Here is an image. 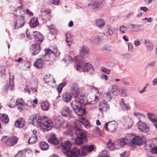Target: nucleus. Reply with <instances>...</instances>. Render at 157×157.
<instances>
[{"instance_id":"nucleus-27","label":"nucleus","mask_w":157,"mask_h":157,"mask_svg":"<svg viewBox=\"0 0 157 157\" xmlns=\"http://www.w3.org/2000/svg\"><path fill=\"white\" fill-rule=\"evenodd\" d=\"M40 147L41 149L43 151L47 150L49 148L48 144L44 141H42L40 143Z\"/></svg>"},{"instance_id":"nucleus-21","label":"nucleus","mask_w":157,"mask_h":157,"mask_svg":"<svg viewBox=\"0 0 157 157\" xmlns=\"http://www.w3.org/2000/svg\"><path fill=\"white\" fill-rule=\"evenodd\" d=\"M72 98V97L70 93L67 92L63 95L62 99L65 102L70 101Z\"/></svg>"},{"instance_id":"nucleus-37","label":"nucleus","mask_w":157,"mask_h":157,"mask_svg":"<svg viewBox=\"0 0 157 157\" xmlns=\"http://www.w3.org/2000/svg\"><path fill=\"white\" fill-rule=\"evenodd\" d=\"M72 58L70 56H66L63 59V61L66 63L68 64L72 61Z\"/></svg>"},{"instance_id":"nucleus-52","label":"nucleus","mask_w":157,"mask_h":157,"mask_svg":"<svg viewBox=\"0 0 157 157\" xmlns=\"http://www.w3.org/2000/svg\"><path fill=\"white\" fill-rule=\"evenodd\" d=\"M131 58V55L129 54H126L121 56V58L124 59H128Z\"/></svg>"},{"instance_id":"nucleus-49","label":"nucleus","mask_w":157,"mask_h":157,"mask_svg":"<svg viewBox=\"0 0 157 157\" xmlns=\"http://www.w3.org/2000/svg\"><path fill=\"white\" fill-rule=\"evenodd\" d=\"M134 114L135 116L139 119H141L142 118H144L145 117V116L143 114L140 113H134Z\"/></svg>"},{"instance_id":"nucleus-16","label":"nucleus","mask_w":157,"mask_h":157,"mask_svg":"<svg viewBox=\"0 0 157 157\" xmlns=\"http://www.w3.org/2000/svg\"><path fill=\"white\" fill-rule=\"evenodd\" d=\"M100 40V37L95 36L92 37L90 40L89 42L90 44L93 46L97 45Z\"/></svg>"},{"instance_id":"nucleus-26","label":"nucleus","mask_w":157,"mask_h":157,"mask_svg":"<svg viewBox=\"0 0 157 157\" xmlns=\"http://www.w3.org/2000/svg\"><path fill=\"white\" fill-rule=\"evenodd\" d=\"M101 5V3L97 1H95L88 4V6H90L91 8L93 9L98 8Z\"/></svg>"},{"instance_id":"nucleus-9","label":"nucleus","mask_w":157,"mask_h":157,"mask_svg":"<svg viewBox=\"0 0 157 157\" xmlns=\"http://www.w3.org/2000/svg\"><path fill=\"white\" fill-rule=\"evenodd\" d=\"M81 155L80 150L79 148L75 147L70 150L66 155L67 157H78Z\"/></svg>"},{"instance_id":"nucleus-60","label":"nucleus","mask_w":157,"mask_h":157,"mask_svg":"<svg viewBox=\"0 0 157 157\" xmlns=\"http://www.w3.org/2000/svg\"><path fill=\"white\" fill-rule=\"evenodd\" d=\"M134 43L136 46H137L140 45V42L139 40L137 39L134 41Z\"/></svg>"},{"instance_id":"nucleus-50","label":"nucleus","mask_w":157,"mask_h":157,"mask_svg":"<svg viewBox=\"0 0 157 157\" xmlns=\"http://www.w3.org/2000/svg\"><path fill=\"white\" fill-rule=\"evenodd\" d=\"M101 71L104 73L107 74H109L110 72V70L105 67H102L101 68Z\"/></svg>"},{"instance_id":"nucleus-33","label":"nucleus","mask_w":157,"mask_h":157,"mask_svg":"<svg viewBox=\"0 0 157 157\" xmlns=\"http://www.w3.org/2000/svg\"><path fill=\"white\" fill-rule=\"evenodd\" d=\"M99 110L100 112H102L103 111H106L108 109H109V106L107 104H99Z\"/></svg>"},{"instance_id":"nucleus-5","label":"nucleus","mask_w":157,"mask_h":157,"mask_svg":"<svg viewBox=\"0 0 157 157\" xmlns=\"http://www.w3.org/2000/svg\"><path fill=\"white\" fill-rule=\"evenodd\" d=\"M127 140L124 138L120 139L118 143V146L115 147V144H114L111 140H109L107 143V145L110 150H113L116 149H119L123 147L127 143Z\"/></svg>"},{"instance_id":"nucleus-10","label":"nucleus","mask_w":157,"mask_h":157,"mask_svg":"<svg viewBox=\"0 0 157 157\" xmlns=\"http://www.w3.org/2000/svg\"><path fill=\"white\" fill-rule=\"evenodd\" d=\"M75 134L77 138L85 139L86 137V132L84 130L77 128L75 131Z\"/></svg>"},{"instance_id":"nucleus-11","label":"nucleus","mask_w":157,"mask_h":157,"mask_svg":"<svg viewBox=\"0 0 157 157\" xmlns=\"http://www.w3.org/2000/svg\"><path fill=\"white\" fill-rule=\"evenodd\" d=\"M17 17V18L15 25L16 27H17L18 29V28L21 27L25 25V17L24 15H21L18 16Z\"/></svg>"},{"instance_id":"nucleus-59","label":"nucleus","mask_w":157,"mask_h":157,"mask_svg":"<svg viewBox=\"0 0 157 157\" xmlns=\"http://www.w3.org/2000/svg\"><path fill=\"white\" fill-rule=\"evenodd\" d=\"M94 132L98 134H100L101 133V131L100 128L98 127H96L95 129L94 130Z\"/></svg>"},{"instance_id":"nucleus-18","label":"nucleus","mask_w":157,"mask_h":157,"mask_svg":"<svg viewBox=\"0 0 157 157\" xmlns=\"http://www.w3.org/2000/svg\"><path fill=\"white\" fill-rule=\"evenodd\" d=\"M17 137L15 136L11 137L9 138L7 145L8 146H12L16 144L17 141Z\"/></svg>"},{"instance_id":"nucleus-2","label":"nucleus","mask_w":157,"mask_h":157,"mask_svg":"<svg viewBox=\"0 0 157 157\" xmlns=\"http://www.w3.org/2000/svg\"><path fill=\"white\" fill-rule=\"evenodd\" d=\"M27 36L29 39L32 40L33 38L35 39L37 42L32 45L33 55H37L40 51L41 49L40 44L43 42L44 37L40 33L37 31H34L33 32L32 35H30L29 32L27 30L26 32Z\"/></svg>"},{"instance_id":"nucleus-64","label":"nucleus","mask_w":157,"mask_h":157,"mask_svg":"<svg viewBox=\"0 0 157 157\" xmlns=\"http://www.w3.org/2000/svg\"><path fill=\"white\" fill-rule=\"evenodd\" d=\"M157 84V78H155L154 79L152 82V84L153 86Z\"/></svg>"},{"instance_id":"nucleus-62","label":"nucleus","mask_w":157,"mask_h":157,"mask_svg":"<svg viewBox=\"0 0 157 157\" xmlns=\"http://www.w3.org/2000/svg\"><path fill=\"white\" fill-rule=\"evenodd\" d=\"M17 107L19 110L20 111H22L23 110V108H24V106L23 103L20 105H18L17 106Z\"/></svg>"},{"instance_id":"nucleus-1","label":"nucleus","mask_w":157,"mask_h":157,"mask_svg":"<svg viewBox=\"0 0 157 157\" xmlns=\"http://www.w3.org/2000/svg\"><path fill=\"white\" fill-rule=\"evenodd\" d=\"M72 94L75 98L71 103L72 107L75 113L78 115L82 116L85 113L86 110L84 105L85 94L80 89H72Z\"/></svg>"},{"instance_id":"nucleus-32","label":"nucleus","mask_w":157,"mask_h":157,"mask_svg":"<svg viewBox=\"0 0 157 157\" xmlns=\"http://www.w3.org/2000/svg\"><path fill=\"white\" fill-rule=\"evenodd\" d=\"M1 121L3 123H7L9 121L8 116L6 114H3L0 117Z\"/></svg>"},{"instance_id":"nucleus-3","label":"nucleus","mask_w":157,"mask_h":157,"mask_svg":"<svg viewBox=\"0 0 157 157\" xmlns=\"http://www.w3.org/2000/svg\"><path fill=\"white\" fill-rule=\"evenodd\" d=\"M32 124L37 127H40L43 132L51 130L52 126V122L50 120L42 119L41 118L34 116L31 117Z\"/></svg>"},{"instance_id":"nucleus-23","label":"nucleus","mask_w":157,"mask_h":157,"mask_svg":"<svg viewBox=\"0 0 157 157\" xmlns=\"http://www.w3.org/2000/svg\"><path fill=\"white\" fill-rule=\"evenodd\" d=\"M120 104L121 108L123 109L127 110L130 109V107L128 104L125 103L124 99L122 98L121 99L120 101Z\"/></svg>"},{"instance_id":"nucleus-31","label":"nucleus","mask_w":157,"mask_h":157,"mask_svg":"<svg viewBox=\"0 0 157 157\" xmlns=\"http://www.w3.org/2000/svg\"><path fill=\"white\" fill-rule=\"evenodd\" d=\"M147 115V117L149 120L152 123H155L157 120L156 116L153 114L148 113Z\"/></svg>"},{"instance_id":"nucleus-39","label":"nucleus","mask_w":157,"mask_h":157,"mask_svg":"<svg viewBox=\"0 0 157 157\" xmlns=\"http://www.w3.org/2000/svg\"><path fill=\"white\" fill-rule=\"evenodd\" d=\"M37 139V136H33L30 137L28 140V143L29 144L34 143Z\"/></svg>"},{"instance_id":"nucleus-4","label":"nucleus","mask_w":157,"mask_h":157,"mask_svg":"<svg viewBox=\"0 0 157 157\" xmlns=\"http://www.w3.org/2000/svg\"><path fill=\"white\" fill-rule=\"evenodd\" d=\"M75 67L78 71L81 72H89L90 75L92 74L94 72L93 66L90 63L85 62L82 60L79 59L77 61Z\"/></svg>"},{"instance_id":"nucleus-15","label":"nucleus","mask_w":157,"mask_h":157,"mask_svg":"<svg viewBox=\"0 0 157 157\" xmlns=\"http://www.w3.org/2000/svg\"><path fill=\"white\" fill-rule=\"evenodd\" d=\"M48 141L49 142L55 145H57L59 143L56 136L53 133L51 135Z\"/></svg>"},{"instance_id":"nucleus-41","label":"nucleus","mask_w":157,"mask_h":157,"mask_svg":"<svg viewBox=\"0 0 157 157\" xmlns=\"http://www.w3.org/2000/svg\"><path fill=\"white\" fill-rule=\"evenodd\" d=\"M107 31L109 33V34L110 36H112L113 34L114 29L110 25H108L107 27Z\"/></svg>"},{"instance_id":"nucleus-28","label":"nucleus","mask_w":157,"mask_h":157,"mask_svg":"<svg viewBox=\"0 0 157 157\" xmlns=\"http://www.w3.org/2000/svg\"><path fill=\"white\" fill-rule=\"evenodd\" d=\"M117 89H112L110 91H109V92L107 93V98L109 101H110L111 99L112 96L113 95H116L117 94L116 92L114 90H116Z\"/></svg>"},{"instance_id":"nucleus-61","label":"nucleus","mask_w":157,"mask_h":157,"mask_svg":"<svg viewBox=\"0 0 157 157\" xmlns=\"http://www.w3.org/2000/svg\"><path fill=\"white\" fill-rule=\"evenodd\" d=\"M59 0H52V2L54 5H57L59 4Z\"/></svg>"},{"instance_id":"nucleus-14","label":"nucleus","mask_w":157,"mask_h":157,"mask_svg":"<svg viewBox=\"0 0 157 157\" xmlns=\"http://www.w3.org/2000/svg\"><path fill=\"white\" fill-rule=\"evenodd\" d=\"M61 113L63 116L67 117L70 116L71 111L69 108L67 106H64L62 108Z\"/></svg>"},{"instance_id":"nucleus-42","label":"nucleus","mask_w":157,"mask_h":157,"mask_svg":"<svg viewBox=\"0 0 157 157\" xmlns=\"http://www.w3.org/2000/svg\"><path fill=\"white\" fill-rule=\"evenodd\" d=\"M25 92H28L30 94L31 93L33 94H36L37 90L36 89H24Z\"/></svg>"},{"instance_id":"nucleus-56","label":"nucleus","mask_w":157,"mask_h":157,"mask_svg":"<svg viewBox=\"0 0 157 157\" xmlns=\"http://www.w3.org/2000/svg\"><path fill=\"white\" fill-rule=\"evenodd\" d=\"M9 140V138L7 136H3L1 140L3 142H4L6 143V144H7V141H8V140Z\"/></svg>"},{"instance_id":"nucleus-38","label":"nucleus","mask_w":157,"mask_h":157,"mask_svg":"<svg viewBox=\"0 0 157 157\" xmlns=\"http://www.w3.org/2000/svg\"><path fill=\"white\" fill-rule=\"evenodd\" d=\"M44 82L46 83H49L52 82L53 83L55 82L54 81V79L52 77L48 78V76L46 75L44 78Z\"/></svg>"},{"instance_id":"nucleus-20","label":"nucleus","mask_w":157,"mask_h":157,"mask_svg":"<svg viewBox=\"0 0 157 157\" xmlns=\"http://www.w3.org/2000/svg\"><path fill=\"white\" fill-rule=\"evenodd\" d=\"M144 44L147 49L149 51H152L153 49V43L149 40H146L144 41Z\"/></svg>"},{"instance_id":"nucleus-58","label":"nucleus","mask_w":157,"mask_h":157,"mask_svg":"<svg viewBox=\"0 0 157 157\" xmlns=\"http://www.w3.org/2000/svg\"><path fill=\"white\" fill-rule=\"evenodd\" d=\"M101 78L102 79H105L106 80L108 79V77L107 75L103 74L101 76Z\"/></svg>"},{"instance_id":"nucleus-55","label":"nucleus","mask_w":157,"mask_h":157,"mask_svg":"<svg viewBox=\"0 0 157 157\" xmlns=\"http://www.w3.org/2000/svg\"><path fill=\"white\" fill-rule=\"evenodd\" d=\"M121 96L124 97L126 95V90L125 89H121Z\"/></svg>"},{"instance_id":"nucleus-51","label":"nucleus","mask_w":157,"mask_h":157,"mask_svg":"<svg viewBox=\"0 0 157 157\" xmlns=\"http://www.w3.org/2000/svg\"><path fill=\"white\" fill-rule=\"evenodd\" d=\"M132 28L136 31H138V29L140 28V26L139 25H134L133 24H131Z\"/></svg>"},{"instance_id":"nucleus-44","label":"nucleus","mask_w":157,"mask_h":157,"mask_svg":"<svg viewBox=\"0 0 157 157\" xmlns=\"http://www.w3.org/2000/svg\"><path fill=\"white\" fill-rule=\"evenodd\" d=\"M25 153L24 151H20L15 157H25Z\"/></svg>"},{"instance_id":"nucleus-46","label":"nucleus","mask_w":157,"mask_h":157,"mask_svg":"<svg viewBox=\"0 0 157 157\" xmlns=\"http://www.w3.org/2000/svg\"><path fill=\"white\" fill-rule=\"evenodd\" d=\"M50 51L52 52L49 53L50 55L53 54H54L55 56H57L59 55L60 54V52L56 48H54L53 51L51 50H50Z\"/></svg>"},{"instance_id":"nucleus-29","label":"nucleus","mask_w":157,"mask_h":157,"mask_svg":"<svg viewBox=\"0 0 157 157\" xmlns=\"http://www.w3.org/2000/svg\"><path fill=\"white\" fill-rule=\"evenodd\" d=\"M80 53L81 55L86 56L88 54V48L85 46L83 45L81 48Z\"/></svg>"},{"instance_id":"nucleus-34","label":"nucleus","mask_w":157,"mask_h":157,"mask_svg":"<svg viewBox=\"0 0 157 157\" xmlns=\"http://www.w3.org/2000/svg\"><path fill=\"white\" fill-rule=\"evenodd\" d=\"M82 147V151L83 153L84 151L86 150L90 151H92L94 149V146L93 145H91L89 146L88 145L83 146Z\"/></svg>"},{"instance_id":"nucleus-25","label":"nucleus","mask_w":157,"mask_h":157,"mask_svg":"<svg viewBox=\"0 0 157 157\" xmlns=\"http://www.w3.org/2000/svg\"><path fill=\"white\" fill-rule=\"evenodd\" d=\"M43 62L42 60L41 59H39L36 60L34 64L36 67L40 69L43 67Z\"/></svg>"},{"instance_id":"nucleus-7","label":"nucleus","mask_w":157,"mask_h":157,"mask_svg":"<svg viewBox=\"0 0 157 157\" xmlns=\"http://www.w3.org/2000/svg\"><path fill=\"white\" fill-rule=\"evenodd\" d=\"M146 141V139L144 136L140 137L137 136L133 138L132 140L130 142V144L133 145L140 146L143 144Z\"/></svg>"},{"instance_id":"nucleus-30","label":"nucleus","mask_w":157,"mask_h":157,"mask_svg":"<svg viewBox=\"0 0 157 157\" xmlns=\"http://www.w3.org/2000/svg\"><path fill=\"white\" fill-rule=\"evenodd\" d=\"M96 24L98 26L101 28L103 27L105 25V22L104 20L101 19H100L96 21Z\"/></svg>"},{"instance_id":"nucleus-13","label":"nucleus","mask_w":157,"mask_h":157,"mask_svg":"<svg viewBox=\"0 0 157 157\" xmlns=\"http://www.w3.org/2000/svg\"><path fill=\"white\" fill-rule=\"evenodd\" d=\"M25 121L24 119L20 118L16 121L14 125L17 128H21L25 126Z\"/></svg>"},{"instance_id":"nucleus-12","label":"nucleus","mask_w":157,"mask_h":157,"mask_svg":"<svg viewBox=\"0 0 157 157\" xmlns=\"http://www.w3.org/2000/svg\"><path fill=\"white\" fill-rule=\"evenodd\" d=\"M62 151L65 155L70 150V148L71 146V142L68 141H66L62 144Z\"/></svg>"},{"instance_id":"nucleus-8","label":"nucleus","mask_w":157,"mask_h":157,"mask_svg":"<svg viewBox=\"0 0 157 157\" xmlns=\"http://www.w3.org/2000/svg\"><path fill=\"white\" fill-rule=\"evenodd\" d=\"M139 130L142 132L146 133L149 130V125L145 122L139 121L137 124Z\"/></svg>"},{"instance_id":"nucleus-17","label":"nucleus","mask_w":157,"mask_h":157,"mask_svg":"<svg viewBox=\"0 0 157 157\" xmlns=\"http://www.w3.org/2000/svg\"><path fill=\"white\" fill-rule=\"evenodd\" d=\"M14 11L16 13L15 14L17 16L19 15V16H21L25 14V9L21 6L17 7Z\"/></svg>"},{"instance_id":"nucleus-45","label":"nucleus","mask_w":157,"mask_h":157,"mask_svg":"<svg viewBox=\"0 0 157 157\" xmlns=\"http://www.w3.org/2000/svg\"><path fill=\"white\" fill-rule=\"evenodd\" d=\"M80 121L82 123H83V125L85 126L87 128H88L90 126L88 124V123L87 122L86 123V120L85 118H82V119H80Z\"/></svg>"},{"instance_id":"nucleus-63","label":"nucleus","mask_w":157,"mask_h":157,"mask_svg":"<svg viewBox=\"0 0 157 157\" xmlns=\"http://www.w3.org/2000/svg\"><path fill=\"white\" fill-rule=\"evenodd\" d=\"M151 151L154 153H157V147H155L152 148L151 149Z\"/></svg>"},{"instance_id":"nucleus-54","label":"nucleus","mask_w":157,"mask_h":157,"mask_svg":"<svg viewBox=\"0 0 157 157\" xmlns=\"http://www.w3.org/2000/svg\"><path fill=\"white\" fill-rule=\"evenodd\" d=\"M67 84V82L64 81L59 85L56 88H63Z\"/></svg>"},{"instance_id":"nucleus-57","label":"nucleus","mask_w":157,"mask_h":157,"mask_svg":"<svg viewBox=\"0 0 157 157\" xmlns=\"http://www.w3.org/2000/svg\"><path fill=\"white\" fill-rule=\"evenodd\" d=\"M133 48V44L129 42L128 44V51H131Z\"/></svg>"},{"instance_id":"nucleus-48","label":"nucleus","mask_w":157,"mask_h":157,"mask_svg":"<svg viewBox=\"0 0 157 157\" xmlns=\"http://www.w3.org/2000/svg\"><path fill=\"white\" fill-rule=\"evenodd\" d=\"M155 65V62L152 61L148 63L146 67L147 68H151L154 67Z\"/></svg>"},{"instance_id":"nucleus-6","label":"nucleus","mask_w":157,"mask_h":157,"mask_svg":"<svg viewBox=\"0 0 157 157\" xmlns=\"http://www.w3.org/2000/svg\"><path fill=\"white\" fill-rule=\"evenodd\" d=\"M118 127V124L114 121L108 122L105 125V129L110 132L115 131L117 129Z\"/></svg>"},{"instance_id":"nucleus-43","label":"nucleus","mask_w":157,"mask_h":157,"mask_svg":"<svg viewBox=\"0 0 157 157\" xmlns=\"http://www.w3.org/2000/svg\"><path fill=\"white\" fill-rule=\"evenodd\" d=\"M49 28L50 29L51 33L53 35L57 33V30L54 26L53 25L49 26Z\"/></svg>"},{"instance_id":"nucleus-35","label":"nucleus","mask_w":157,"mask_h":157,"mask_svg":"<svg viewBox=\"0 0 157 157\" xmlns=\"http://www.w3.org/2000/svg\"><path fill=\"white\" fill-rule=\"evenodd\" d=\"M9 87L12 88L14 87L15 84L14 82V77L13 75H10L9 77Z\"/></svg>"},{"instance_id":"nucleus-47","label":"nucleus","mask_w":157,"mask_h":157,"mask_svg":"<svg viewBox=\"0 0 157 157\" xmlns=\"http://www.w3.org/2000/svg\"><path fill=\"white\" fill-rule=\"evenodd\" d=\"M85 139H77L75 140V143L78 145H80L83 144V140Z\"/></svg>"},{"instance_id":"nucleus-36","label":"nucleus","mask_w":157,"mask_h":157,"mask_svg":"<svg viewBox=\"0 0 157 157\" xmlns=\"http://www.w3.org/2000/svg\"><path fill=\"white\" fill-rule=\"evenodd\" d=\"M65 35L66 41L68 44V45L70 46L71 45V36L70 35H69L68 33H66Z\"/></svg>"},{"instance_id":"nucleus-40","label":"nucleus","mask_w":157,"mask_h":157,"mask_svg":"<svg viewBox=\"0 0 157 157\" xmlns=\"http://www.w3.org/2000/svg\"><path fill=\"white\" fill-rule=\"evenodd\" d=\"M98 157H110L109 152L106 150H105L100 152Z\"/></svg>"},{"instance_id":"nucleus-24","label":"nucleus","mask_w":157,"mask_h":157,"mask_svg":"<svg viewBox=\"0 0 157 157\" xmlns=\"http://www.w3.org/2000/svg\"><path fill=\"white\" fill-rule=\"evenodd\" d=\"M50 104L47 101H44L41 103V109L44 111H47L49 108Z\"/></svg>"},{"instance_id":"nucleus-19","label":"nucleus","mask_w":157,"mask_h":157,"mask_svg":"<svg viewBox=\"0 0 157 157\" xmlns=\"http://www.w3.org/2000/svg\"><path fill=\"white\" fill-rule=\"evenodd\" d=\"M45 54L43 56V57L42 58H41L43 62H44L45 61H48L49 60V55H50L49 53L52 52L50 51V49L48 48L45 49Z\"/></svg>"},{"instance_id":"nucleus-53","label":"nucleus","mask_w":157,"mask_h":157,"mask_svg":"<svg viewBox=\"0 0 157 157\" xmlns=\"http://www.w3.org/2000/svg\"><path fill=\"white\" fill-rule=\"evenodd\" d=\"M126 27L124 25L121 26L119 27V31L122 33H124L126 30Z\"/></svg>"},{"instance_id":"nucleus-22","label":"nucleus","mask_w":157,"mask_h":157,"mask_svg":"<svg viewBox=\"0 0 157 157\" xmlns=\"http://www.w3.org/2000/svg\"><path fill=\"white\" fill-rule=\"evenodd\" d=\"M29 23L30 27L33 28L37 26L39 24L37 18L36 17L32 18L29 21Z\"/></svg>"}]
</instances>
